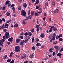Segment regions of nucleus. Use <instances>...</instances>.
<instances>
[{"label":"nucleus","instance_id":"1","mask_svg":"<svg viewBox=\"0 0 63 63\" xmlns=\"http://www.w3.org/2000/svg\"><path fill=\"white\" fill-rule=\"evenodd\" d=\"M15 48V49L14 50L15 51L17 52H20V47H19V46H16Z\"/></svg>","mask_w":63,"mask_h":63},{"label":"nucleus","instance_id":"2","mask_svg":"<svg viewBox=\"0 0 63 63\" xmlns=\"http://www.w3.org/2000/svg\"><path fill=\"white\" fill-rule=\"evenodd\" d=\"M21 14L22 16H26V12L25 10H22L21 12Z\"/></svg>","mask_w":63,"mask_h":63},{"label":"nucleus","instance_id":"3","mask_svg":"<svg viewBox=\"0 0 63 63\" xmlns=\"http://www.w3.org/2000/svg\"><path fill=\"white\" fill-rule=\"evenodd\" d=\"M53 35L54 36V37H53L52 38H51L50 40V42H52V41L53 40H55V36H56V34L55 33H54L53 34Z\"/></svg>","mask_w":63,"mask_h":63},{"label":"nucleus","instance_id":"4","mask_svg":"<svg viewBox=\"0 0 63 63\" xmlns=\"http://www.w3.org/2000/svg\"><path fill=\"white\" fill-rule=\"evenodd\" d=\"M5 35L6 36V39H8L9 36V33L8 32H6L5 33Z\"/></svg>","mask_w":63,"mask_h":63},{"label":"nucleus","instance_id":"5","mask_svg":"<svg viewBox=\"0 0 63 63\" xmlns=\"http://www.w3.org/2000/svg\"><path fill=\"white\" fill-rule=\"evenodd\" d=\"M23 58H24L25 59H26V55L25 54H23V56L21 57V59H23Z\"/></svg>","mask_w":63,"mask_h":63},{"label":"nucleus","instance_id":"6","mask_svg":"<svg viewBox=\"0 0 63 63\" xmlns=\"http://www.w3.org/2000/svg\"><path fill=\"white\" fill-rule=\"evenodd\" d=\"M5 41V39H1L0 40V43L3 45V43Z\"/></svg>","mask_w":63,"mask_h":63},{"label":"nucleus","instance_id":"7","mask_svg":"<svg viewBox=\"0 0 63 63\" xmlns=\"http://www.w3.org/2000/svg\"><path fill=\"white\" fill-rule=\"evenodd\" d=\"M51 28H52V29H53V30L55 31V32H56V30H57V28H55L53 26H52V27H51Z\"/></svg>","mask_w":63,"mask_h":63},{"label":"nucleus","instance_id":"8","mask_svg":"<svg viewBox=\"0 0 63 63\" xmlns=\"http://www.w3.org/2000/svg\"><path fill=\"white\" fill-rule=\"evenodd\" d=\"M13 38L12 37H11L8 39V41H9L10 42H13Z\"/></svg>","mask_w":63,"mask_h":63},{"label":"nucleus","instance_id":"9","mask_svg":"<svg viewBox=\"0 0 63 63\" xmlns=\"http://www.w3.org/2000/svg\"><path fill=\"white\" fill-rule=\"evenodd\" d=\"M24 40H22L21 42L20 43V46H23L24 45Z\"/></svg>","mask_w":63,"mask_h":63},{"label":"nucleus","instance_id":"10","mask_svg":"<svg viewBox=\"0 0 63 63\" xmlns=\"http://www.w3.org/2000/svg\"><path fill=\"white\" fill-rule=\"evenodd\" d=\"M40 37L42 38H44V37H45V34L44 33H41L40 35Z\"/></svg>","mask_w":63,"mask_h":63},{"label":"nucleus","instance_id":"11","mask_svg":"<svg viewBox=\"0 0 63 63\" xmlns=\"http://www.w3.org/2000/svg\"><path fill=\"white\" fill-rule=\"evenodd\" d=\"M59 10L57 9L55 10L54 11V13L55 14H57L58 13H59Z\"/></svg>","mask_w":63,"mask_h":63},{"label":"nucleus","instance_id":"12","mask_svg":"<svg viewBox=\"0 0 63 63\" xmlns=\"http://www.w3.org/2000/svg\"><path fill=\"white\" fill-rule=\"evenodd\" d=\"M49 27H51V28H50V30H49V33H50L52 31V28H51L52 26H49Z\"/></svg>","mask_w":63,"mask_h":63},{"label":"nucleus","instance_id":"13","mask_svg":"<svg viewBox=\"0 0 63 63\" xmlns=\"http://www.w3.org/2000/svg\"><path fill=\"white\" fill-rule=\"evenodd\" d=\"M58 56H59L60 58H61V56H62V54L61 53H58V54H57Z\"/></svg>","mask_w":63,"mask_h":63},{"label":"nucleus","instance_id":"14","mask_svg":"<svg viewBox=\"0 0 63 63\" xmlns=\"http://www.w3.org/2000/svg\"><path fill=\"white\" fill-rule=\"evenodd\" d=\"M6 3L4 4V5H8V4L10 3V1L9 0H7L6 2Z\"/></svg>","mask_w":63,"mask_h":63},{"label":"nucleus","instance_id":"15","mask_svg":"<svg viewBox=\"0 0 63 63\" xmlns=\"http://www.w3.org/2000/svg\"><path fill=\"white\" fill-rule=\"evenodd\" d=\"M20 39H16V43H19V42H20Z\"/></svg>","mask_w":63,"mask_h":63},{"label":"nucleus","instance_id":"16","mask_svg":"<svg viewBox=\"0 0 63 63\" xmlns=\"http://www.w3.org/2000/svg\"><path fill=\"white\" fill-rule=\"evenodd\" d=\"M34 15V11H32L31 12V15L32 16H33V15Z\"/></svg>","mask_w":63,"mask_h":63},{"label":"nucleus","instance_id":"17","mask_svg":"<svg viewBox=\"0 0 63 63\" xmlns=\"http://www.w3.org/2000/svg\"><path fill=\"white\" fill-rule=\"evenodd\" d=\"M18 10L19 11H21V6H19L18 7Z\"/></svg>","mask_w":63,"mask_h":63},{"label":"nucleus","instance_id":"18","mask_svg":"<svg viewBox=\"0 0 63 63\" xmlns=\"http://www.w3.org/2000/svg\"><path fill=\"white\" fill-rule=\"evenodd\" d=\"M7 55H5L4 56V57H3V59H4V60H5V59H6V58H7Z\"/></svg>","mask_w":63,"mask_h":63},{"label":"nucleus","instance_id":"19","mask_svg":"<svg viewBox=\"0 0 63 63\" xmlns=\"http://www.w3.org/2000/svg\"><path fill=\"white\" fill-rule=\"evenodd\" d=\"M23 6L24 8H26L27 7V4L26 3H25L23 5Z\"/></svg>","mask_w":63,"mask_h":63},{"label":"nucleus","instance_id":"20","mask_svg":"<svg viewBox=\"0 0 63 63\" xmlns=\"http://www.w3.org/2000/svg\"><path fill=\"white\" fill-rule=\"evenodd\" d=\"M36 47H38V46H41V45L40 44V43H38L36 45Z\"/></svg>","mask_w":63,"mask_h":63},{"label":"nucleus","instance_id":"21","mask_svg":"<svg viewBox=\"0 0 63 63\" xmlns=\"http://www.w3.org/2000/svg\"><path fill=\"white\" fill-rule=\"evenodd\" d=\"M32 49L33 50H35V46H33L32 47Z\"/></svg>","mask_w":63,"mask_h":63},{"label":"nucleus","instance_id":"22","mask_svg":"<svg viewBox=\"0 0 63 63\" xmlns=\"http://www.w3.org/2000/svg\"><path fill=\"white\" fill-rule=\"evenodd\" d=\"M40 25H41V24H39V25H36V27H35V28H38V27H39V26H40Z\"/></svg>","mask_w":63,"mask_h":63},{"label":"nucleus","instance_id":"23","mask_svg":"<svg viewBox=\"0 0 63 63\" xmlns=\"http://www.w3.org/2000/svg\"><path fill=\"white\" fill-rule=\"evenodd\" d=\"M28 35L29 36H32V33L31 32H29Z\"/></svg>","mask_w":63,"mask_h":63},{"label":"nucleus","instance_id":"24","mask_svg":"<svg viewBox=\"0 0 63 63\" xmlns=\"http://www.w3.org/2000/svg\"><path fill=\"white\" fill-rule=\"evenodd\" d=\"M52 50L53 49H52V48H51V49H49V51H50V52H53V51H52Z\"/></svg>","mask_w":63,"mask_h":63},{"label":"nucleus","instance_id":"25","mask_svg":"<svg viewBox=\"0 0 63 63\" xmlns=\"http://www.w3.org/2000/svg\"><path fill=\"white\" fill-rule=\"evenodd\" d=\"M31 32H32V33H33L34 32V31H35V30H34V29H32L31 30Z\"/></svg>","mask_w":63,"mask_h":63},{"label":"nucleus","instance_id":"26","mask_svg":"<svg viewBox=\"0 0 63 63\" xmlns=\"http://www.w3.org/2000/svg\"><path fill=\"white\" fill-rule=\"evenodd\" d=\"M39 42V39L38 38H36V41H35L36 43H38Z\"/></svg>","mask_w":63,"mask_h":63},{"label":"nucleus","instance_id":"27","mask_svg":"<svg viewBox=\"0 0 63 63\" xmlns=\"http://www.w3.org/2000/svg\"><path fill=\"white\" fill-rule=\"evenodd\" d=\"M6 15L7 16H10V13L7 12V13H6Z\"/></svg>","mask_w":63,"mask_h":63},{"label":"nucleus","instance_id":"28","mask_svg":"<svg viewBox=\"0 0 63 63\" xmlns=\"http://www.w3.org/2000/svg\"><path fill=\"white\" fill-rule=\"evenodd\" d=\"M29 17H30V16H29L26 17L25 19V20H27L29 18Z\"/></svg>","mask_w":63,"mask_h":63},{"label":"nucleus","instance_id":"29","mask_svg":"<svg viewBox=\"0 0 63 63\" xmlns=\"http://www.w3.org/2000/svg\"><path fill=\"white\" fill-rule=\"evenodd\" d=\"M30 58H33V57H34V55H33V54H32V55H31L30 56Z\"/></svg>","mask_w":63,"mask_h":63},{"label":"nucleus","instance_id":"30","mask_svg":"<svg viewBox=\"0 0 63 63\" xmlns=\"http://www.w3.org/2000/svg\"><path fill=\"white\" fill-rule=\"evenodd\" d=\"M59 41L60 42L61 41H63V39L62 38H60L59 39Z\"/></svg>","mask_w":63,"mask_h":63},{"label":"nucleus","instance_id":"31","mask_svg":"<svg viewBox=\"0 0 63 63\" xmlns=\"http://www.w3.org/2000/svg\"><path fill=\"white\" fill-rule=\"evenodd\" d=\"M38 15H39V14H38V13H37V12L35 13V16H38Z\"/></svg>","mask_w":63,"mask_h":63},{"label":"nucleus","instance_id":"32","mask_svg":"<svg viewBox=\"0 0 63 63\" xmlns=\"http://www.w3.org/2000/svg\"><path fill=\"white\" fill-rule=\"evenodd\" d=\"M36 9H38L40 8V6H37L36 7Z\"/></svg>","mask_w":63,"mask_h":63},{"label":"nucleus","instance_id":"33","mask_svg":"<svg viewBox=\"0 0 63 63\" xmlns=\"http://www.w3.org/2000/svg\"><path fill=\"white\" fill-rule=\"evenodd\" d=\"M18 26V24H16L14 25V27H17Z\"/></svg>","mask_w":63,"mask_h":63},{"label":"nucleus","instance_id":"34","mask_svg":"<svg viewBox=\"0 0 63 63\" xmlns=\"http://www.w3.org/2000/svg\"><path fill=\"white\" fill-rule=\"evenodd\" d=\"M6 9V7H5V6H4L3 7V11H4Z\"/></svg>","mask_w":63,"mask_h":63},{"label":"nucleus","instance_id":"35","mask_svg":"<svg viewBox=\"0 0 63 63\" xmlns=\"http://www.w3.org/2000/svg\"><path fill=\"white\" fill-rule=\"evenodd\" d=\"M59 38L62 37V34H60L59 36Z\"/></svg>","mask_w":63,"mask_h":63},{"label":"nucleus","instance_id":"36","mask_svg":"<svg viewBox=\"0 0 63 63\" xmlns=\"http://www.w3.org/2000/svg\"><path fill=\"white\" fill-rule=\"evenodd\" d=\"M56 39H59V37L58 35H57L56 37Z\"/></svg>","mask_w":63,"mask_h":63},{"label":"nucleus","instance_id":"37","mask_svg":"<svg viewBox=\"0 0 63 63\" xmlns=\"http://www.w3.org/2000/svg\"><path fill=\"white\" fill-rule=\"evenodd\" d=\"M3 31L4 32H7V30L6 29H4L3 30Z\"/></svg>","mask_w":63,"mask_h":63},{"label":"nucleus","instance_id":"38","mask_svg":"<svg viewBox=\"0 0 63 63\" xmlns=\"http://www.w3.org/2000/svg\"><path fill=\"white\" fill-rule=\"evenodd\" d=\"M11 61V60L10 59L8 60H7V62H10Z\"/></svg>","mask_w":63,"mask_h":63},{"label":"nucleus","instance_id":"39","mask_svg":"<svg viewBox=\"0 0 63 63\" xmlns=\"http://www.w3.org/2000/svg\"><path fill=\"white\" fill-rule=\"evenodd\" d=\"M5 25L6 26H7V27H8L9 26V24L7 23H6L5 24Z\"/></svg>","mask_w":63,"mask_h":63},{"label":"nucleus","instance_id":"40","mask_svg":"<svg viewBox=\"0 0 63 63\" xmlns=\"http://www.w3.org/2000/svg\"><path fill=\"white\" fill-rule=\"evenodd\" d=\"M28 35V33L27 32H26L24 34V35L25 36H27V35Z\"/></svg>","mask_w":63,"mask_h":63},{"label":"nucleus","instance_id":"41","mask_svg":"<svg viewBox=\"0 0 63 63\" xmlns=\"http://www.w3.org/2000/svg\"><path fill=\"white\" fill-rule=\"evenodd\" d=\"M12 9L13 12H15V7H13L12 8Z\"/></svg>","mask_w":63,"mask_h":63},{"label":"nucleus","instance_id":"42","mask_svg":"<svg viewBox=\"0 0 63 63\" xmlns=\"http://www.w3.org/2000/svg\"><path fill=\"white\" fill-rule=\"evenodd\" d=\"M2 20L3 21H4V22H5V21H6V20H5V19L4 18H2Z\"/></svg>","mask_w":63,"mask_h":63},{"label":"nucleus","instance_id":"43","mask_svg":"<svg viewBox=\"0 0 63 63\" xmlns=\"http://www.w3.org/2000/svg\"><path fill=\"white\" fill-rule=\"evenodd\" d=\"M0 28H1L2 29H3V28H4V27L3 26L1 25L0 26Z\"/></svg>","mask_w":63,"mask_h":63},{"label":"nucleus","instance_id":"44","mask_svg":"<svg viewBox=\"0 0 63 63\" xmlns=\"http://www.w3.org/2000/svg\"><path fill=\"white\" fill-rule=\"evenodd\" d=\"M20 38L21 39H23V37L22 36H20Z\"/></svg>","mask_w":63,"mask_h":63},{"label":"nucleus","instance_id":"45","mask_svg":"<svg viewBox=\"0 0 63 63\" xmlns=\"http://www.w3.org/2000/svg\"><path fill=\"white\" fill-rule=\"evenodd\" d=\"M44 60H47L48 59V57H47L46 58H45L44 59Z\"/></svg>","mask_w":63,"mask_h":63},{"label":"nucleus","instance_id":"46","mask_svg":"<svg viewBox=\"0 0 63 63\" xmlns=\"http://www.w3.org/2000/svg\"><path fill=\"white\" fill-rule=\"evenodd\" d=\"M30 14V10H29L28 13V15H29Z\"/></svg>","mask_w":63,"mask_h":63},{"label":"nucleus","instance_id":"47","mask_svg":"<svg viewBox=\"0 0 63 63\" xmlns=\"http://www.w3.org/2000/svg\"><path fill=\"white\" fill-rule=\"evenodd\" d=\"M62 51H63V48H62L60 50V52Z\"/></svg>","mask_w":63,"mask_h":63},{"label":"nucleus","instance_id":"48","mask_svg":"<svg viewBox=\"0 0 63 63\" xmlns=\"http://www.w3.org/2000/svg\"><path fill=\"white\" fill-rule=\"evenodd\" d=\"M14 62H15V61H14V60H13L12 61H11V62H10V63H14Z\"/></svg>","mask_w":63,"mask_h":63},{"label":"nucleus","instance_id":"49","mask_svg":"<svg viewBox=\"0 0 63 63\" xmlns=\"http://www.w3.org/2000/svg\"><path fill=\"white\" fill-rule=\"evenodd\" d=\"M52 55L53 56H54L55 55V52H54L53 53Z\"/></svg>","mask_w":63,"mask_h":63},{"label":"nucleus","instance_id":"50","mask_svg":"<svg viewBox=\"0 0 63 63\" xmlns=\"http://www.w3.org/2000/svg\"><path fill=\"white\" fill-rule=\"evenodd\" d=\"M22 23L24 25H25V21H23L22 22Z\"/></svg>","mask_w":63,"mask_h":63},{"label":"nucleus","instance_id":"51","mask_svg":"<svg viewBox=\"0 0 63 63\" xmlns=\"http://www.w3.org/2000/svg\"><path fill=\"white\" fill-rule=\"evenodd\" d=\"M42 11H40L39 12H37V13L38 14H41V13H42Z\"/></svg>","mask_w":63,"mask_h":63},{"label":"nucleus","instance_id":"52","mask_svg":"<svg viewBox=\"0 0 63 63\" xmlns=\"http://www.w3.org/2000/svg\"><path fill=\"white\" fill-rule=\"evenodd\" d=\"M45 5L46 6H48V3L47 2H46L45 3Z\"/></svg>","mask_w":63,"mask_h":63},{"label":"nucleus","instance_id":"53","mask_svg":"<svg viewBox=\"0 0 63 63\" xmlns=\"http://www.w3.org/2000/svg\"><path fill=\"white\" fill-rule=\"evenodd\" d=\"M57 49H59V47L58 46H57Z\"/></svg>","mask_w":63,"mask_h":63},{"label":"nucleus","instance_id":"54","mask_svg":"<svg viewBox=\"0 0 63 63\" xmlns=\"http://www.w3.org/2000/svg\"><path fill=\"white\" fill-rule=\"evenodd\" d=\"M48 56H49V57L50 58L51 57V56H51V55L48 54Z\"/></svg>","mask_w":63,"mask_h":63},{"label":"nucleus","instance_id":"55","mask_svg":"<svg viewBox=\"0 0 63 63\" xmlns=\"http://www.w3.org/2000/svg\"><path fill=\"white\" fill-rule=\"evenodd\" d=\"M15 6V4H12L11 6V7H14Z\"/></svg>","mask_w":63,"mask_h":63},{"label":"nucleus","instance_id":"56","mask_svg":"<svg viewBox=\"0 0 63 63\" xmlns=\"http://www.w3.org/2000/svg\"><path fill=\"white\" fill-rule=\"evenodd\" d=\"M39 30H40V29H39V28H37L36 30V31L37 32H38V31H39Z\"/></svg>","mask_w":63,"mask_h":63},{"label":"nucleus","instance_id":"57","mask_svg":"<svg viewBox=\"0 0 63 63\" xmlns=\"http://www.w3.org/2000/svg\"><path fill=\"white\" fill-rule=\"evenodd\" d=\"M31 37L29 36H28V40H29V39H30L31 38Z\"/></svg>","mask_w":63,"mask_h":63},{"label":"nucleus","instance_id":"58","mask_svg":"<svg viewBox=\"0 0 63 63\" xmlns=\"http://www.w3.org/2000/svg\"><path fill=\"white\" fill-rule=\"evenodd\" d=\"M2 20L1 19H0V23L1 24V23H2Z\"/></svg>","mask_w":63,"mask_h":63},{"label":"nucleus","instance_id":"59","mask_svg":"<svg viewBox=\"0 0 63 63\" xmlns=\"http://www.w3.org/2000/svg\"><path fill=\"white\" fill-rule=\"evenodd\" d=\"M3 39H6V36H4L3 37Z\"/></svg>","mask_w":63,"mask_h":63},{"label":"nucleus","instance_id":"60","mask_svg":"<svg viewBox=\"0 0 63 63\" xmlns=\"http://www.w3.org/2000/svg\"><path fill=\"white\" fill-rule=\"evenodd\" d=\"M12 57V54H10L9 55V57Z\"/></svg>","mask_w":63,"mask_h":63},{"label":"nucleus","instance_id":"61","mask_svg":"<svg viewBox=\"0 0 63 63\" xmlns=\"http://www.w3.org/2000/svg\"><path fill=\"white\" fill-rule=\"evenodd\" d=\"M57 43V41H56V42H54L53 44H56Z\"/></svg>","mask_w":63,"mask_h":63},{"label":"nucleus","instance_id":"62","mask_svg":"<svg viewBox=\"0 0 63 63\" xmlns=\"http://www.w3.org/2000/svg\"><path fill=\"white\" fill-rule=\"evenodd\" d=\"M36 2H37V3H40V1H39V0H36Z\"/></svg>","mask_w":63,"mask_h":63},{"label":"nucleus","instance_id":"63","mask_svg":"<svg viewBox=\"0 0 63 63\" xmlns=\"http://www.w3.org/2000/svg\"><path fill=\"white\" fill-rule=\"evenodd\" d=\"M23 34L24 33L23 32H21L20 34V35H23Z\"/></svg>","mask_w":63,"mask_h":63},{"label":"nucleus","instance_id":"64","mask_svg":"<svg viewBox=\"0 0 63 63\" xmlns=\"http://www.w3.org/2000/svg\"><path fill=\"white\" fill-rule=\"evenodd\" d=\"M7 43L8 44V45H10L11 44V43H10V42H7Z\"/></svg>","mask_w":63,"mask_h":63}]
</instances>
